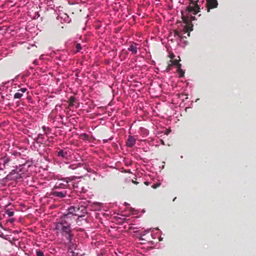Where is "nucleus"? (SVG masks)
<instances>
[{"mask_svg":"<svg viewBox=\"0 0 256 256\" xmlns=\"http://www.w3.org/2000/svg\"><path fill=\"white\" fill-rule=\"evenodd\" d=\"M190 4L184 10L181 11L182 17L186 22V32H189L192 30V26L188 25L189 22L195 20V15L200 12L203 4L204 0H189Z\"/></svg>","mask_w":256,"mask_h":256,"instance_id":"nucleus-1","label":"nucleus"},{"mask_svg":"<svg viewBox=\"0 0 256 256\" xmlns=\"http://www.w3.org/2000/svg\"><path fill=\"white\" fill-rule=\"evenodd\" d=\"M67 215H63L56 223L55 230L57 234H61L70 244H72L73 234L71 230V224L66 219Z\"/></svg>","mask_w":256,"mask_h":256,"instance_id":"nucleus-2","label":"nucleus"},{"mask_svg":"<svg viewBox=\"0 0 256 256\" xmlns=\"http://www.w3.org/2000/svg\"><path fill=\"white\" fill-rule=\"evenodd\" d=\"M82 177V176H72L60 178L56 182L54 188L60 189L61 190H66V189L71 190L78 188V182L76 181V180L81 178Z\"/></svg>","mask_w":256,"mask_h":256,"instance_id":"nucleus-3","label":"nucleus"},{"mask_svg":"<svg viewBox=\"0 0 256 256\" xmlns=\"http://www.w3.org/2000/svg\"><path fill=\"white\" fill-rule=\"evenodd\" d=\"M32 161L26 160L24 164L16 166L22 180L24 178L29 176L30 173L29 169L32 166Z\"/></svg>","mask_w":256,"mask_h":256,"instance_id":"nucleus-4","label":"nucleus"},{"mask_svg":"<svg viewBox=\"0 0 256 256\" xmlns=\"http://www.w3.org/2000/svg\"><path fill=\"white\" fill-rule=\"evenodd\" d=\"M86 213V210L85 206H71L68 209V213L64 215H67V218L70 217V216H75L78 217H82Z\"/></svg>","mask_w":256,"mask_h":256,"instance_id":"nucleus-5","label":"nucleus"},{"mask_svg":"<svg viewBox=\"0 0 256 256\" xmlns=\"http://www.w3.org/2000/svg\"><path fill=\"white\" fill-rule=\"evenodd\" d=\"M150 230L151 229L146 230L143 232H141L140 234L139 240L142 241L140 242V244L148 243L149 244L153 245L155 244V242L151 239H156L158 236L156 234H150V235L144 238V236L149 232Z\"/></svg>","mask_w":256,"mask_h":256,"instance_id":"nucleus-6","label":"nucleus"},{"mask_svg":"<svg viewBox=\"0 0 256 256\" xmlns=\"http://www.w3.org/2000/svg\"><path fill=\"white\" fill-rule=\"evenodd\" d=\"M4 182H6V180H14L16 182H22V179L21 178L20 174L17 171L16 168H15L14 170H12L4 178L2 179Z\"/></svg>","mask_w":256,"mask_h":256,"instance_id":"nucleus-7","label":"nucleus"},{"mask_svg":"<svg viewBox=\"0 0 256 256\" xmlns=\"http://www.w3.org/2000/svg\"><path fill=\"white\" fill-rule=\"evenodd\" d=\"M34 146L36 148L40 146L41 144H46L47 140H48L44 134H39L33 138Z\"/></svg>","mask_w":256,"mask_h":256,"instance_id":"nucleus-8","label":"nucleus"},{"mask_svg":"<svg viewBox=\"0 0 256 256\" xmlns=\"http://www.w3.org/2000/svg\"><path fill=\"white\" fill-rule=\"evenodd\" d=\"M51 195L54 197L64 198L66 196L67 191L64 190H61L60 189H56L54 188L51 192Z\"/></svg>","mask_w":256,"mask_h":256,"instance_id":"nucleus-9","label":"nucleus"},{"mask_svg":"<svg viewBox=\"0 0 256 256\" xmlns=\"http://www.w3.org/2000/svg\"><path fill=\"white\" fill-rule=\"evenodd\" d=\"M10 160V158L6 155L0 158V170H3L8 166Z\"/></svg>","mask_w":256,"mask_h":256,"instance_id":"nucleus-10","label":"nucleus"},{"mask_svg":"<svg viewBox=\"0 0 256 256\" xmlns=\"http://www.w3.org/2000/svg\"><path fill=\"white\" fill-rule=\"evenodd\" d=\"M14 206L10 204L5 206L4 212L8 217H12L14 215Z\"/></svg>","mask_w":256,"mask_h":256,"instance_id":"nucleus-11","label":"nucleus"},{"mask_svg":"<svg viewBox=\"0 0 256 256\" xmlns=\"http://www.w3.org/2000/svg\"><path fill=\"white\" fill-rule=\"evenodd\" d=\"M57 19L60 20L61 22L69 23L71 20L68 16V15L65 13L60 14L58 15Z\"/></svg>","mask_w":256,"mask_h":256,"instance_id":"nucleus-12","label":"nucleus"},{"mask_svg":"<svg viewBox=\"0 0 256 256\" xmlns=\"http://www.w3.org/2000/svg\"><path fill=\"white\" fill-rule=\"evenodd\" d=\"M179 60H180V58L178 60H174V64L175 65L177 68V72L178 73L179 76L183 77L184 76V72L181 68L182 65L178 62Z\"/></svg>","mask_w":256,"mask_h":256,"instance_id":"nucleus-13","label":"nucleus"},{"mask_svg":"<svg viewBox=\"0 0 256 256\" xmlns=\"http://www.w3.org/2000/svg\"><path fill=\"white\" fill-rule=\"evenodd\" d=\"M136 142V139L134 136L130 135L126 142V146L128 148H132Z\"/></svg>","mask_w":256,"mask_h":256,"instance_id":"nucleus-14","label":"nucleus"},{"mask_svg":"<svg viewBox=\"0 0 256 256\" xmlns=\"http://www.w3.org/2000/svg\"><path fill=\"white\" fill-rule=\"evenodd\" d=\"M206 4L208 5V12L210 11V8H216L218 5L216 0H208Z\"/></svg>","mask_w":256,"mask_h":256,"instance_id":"nucleus-15","label":"nucleus"},{"mask_svg":"<svg viewBox=\"0 0 256 256\" xmlns=\"http://www.w3.org/2000/svg\"><path fill=\"white\" fill-rule=\"evenodd\" d=\"M138 44L132 42L128 48V51L130 52L132 54H136L138 52V48L137 46Z\"/></svg>","mask_w":256,"mask_h":256,"instance_id":"nucleus-16","label":"nucleus"},{"mask_svg":"<svg viewBox=\"0 0 256 256\" xmlns=\"http://www.w3.org/2000/svg\"><path fill=\"white\" fill-rule=\"evenodd\" d=\"M57 155L58 157L64 158L68 159L70 156L68 151L65 150H60L58 152Z\"/></svg>","mask_w":256,"mask_h":256,"instance_id":"nucleus-17","label":"nucleus"},{"mask_svg":"<svg viewBox=\"0 0 256 256\" xmlns=\"http://www.w3.org/2000/svg\"><path fill=\"white\" fill-rule=\"evenodd\" d=\"M27 88H22L18 90V92H16L14 94V98L15 99H20L22 96H23V94L27 91Z\"/></svg>","mask_w":256,"mask_h":256,"instance_id":"nucleus-18","label":"nucleus"},{"mask_svg":"<svg viewBox=\"0 0 256 256\" xmlns=\"http://www.w3.org/2000/svg\"><path fill=\"white\" fill-rule=\"evenodd\" d=\"M42 128L43 130V131H44V136L48 138H49V135L51 132V128H48V127H46L44 126H42Z\"/></svg>","mask_w":256,"mask_h":256,"instance_id":"nucleus-19","label":"nucleus"},{"mask_svg":"<svg viewBox=\"0 0 256 256\" xmlns=\"http://www.w3.org/2000/svg\"><path fill=\"white\" fill-rule=\"evenodd\" d=\"M68 164V168L72 170H76V168L82 166V164L81 163H80V162L74 163V164Z\"/></svg>","mask_w":256,"mask_h":256,"instance_id":"nucleus-20","label":"nucleus"},{"mask_svg":"<svg viewBox=\"0 0 256 256\" xmlns=\"http://www.w3.org/2000/svg\"><path fill=\"white\" fill-rule=\"evenodd\" d=\"M76 98L74 96H71L69 100V104L68 108H70V107L74 105V102L76 101Z\"/></svg>","mask_w":256,"mask_h":256,"instance_id":"nucleus-21","label":"nucleus"},{"mask_svg":"<svg viewBox=\"0 0 256 256\" xmlns=\"http://www.w3.org/2000/svg\"><path fill=\"white\" fill-rule=\"evenodd\" d=\"M141 132L143 134V137L148 136L149 133L148 130L144 128L141 129Z\"/></svg>","mask_w":256,"mask_h":256,"instance_id":"nucleus-22","label":"nucleus"},{"mask_svg":"<svg viewBox=\"0 0 256 256\" xmlns=\"http://www.w3.org/2000/svg\"><path fill=\"white\" fill-rule=\"evenodd\" d=\"M58 60L64 61L66 58V55H61L59 57H58Z\"/></svg>","mask_w":256,"mask_h":256,"instance_id":"nucleus-23","label":"nucleus"},{"mask_svg":"<svg viewBox=\"0 0 256 256\" xmlns=\"http://www.w3.org/2000/svg\"><path fill=\"white\" fill-rule=\"evenodd\" d=\"M76 52H80L82 49V47H81L80 44H76Z\"/></svg>","mask_w":256,"mask_h":256,"instance_id":"nucleus-24","label":"nucleus"},{"mask_svg":"<svg viewBox=\"0 0 256 256\" xmlns=\"http://www.w3.org/2000/svg\"><path fill=\"white\" fill-rule=\"evenodd\" d=\"M36 256H44V252L41 250L36 251Z\"/></svg>","mask_w":256,"mask_h":256,"instance_id":"nucleus-25","label":"nucleus"},{"mask_svg":"<svg viewBox=\"0 0 256 256\" xmlns=\"http://www.w3.org/2000/svg\"><path fill=\"white\" fill-rule=\"evenodd\" d=\"M15 220L16 219L14 218H12L7 220V222H10L12 224L14 223Z\"/></svg>","mask_w":256,"mask_h":256,"instance_id":"nucleus-26","label":"nucleus"},{"mask_svg":"<svg viewBox=\"0 0 256 256\" xmlns=\"http://www.w3.org/2000/svg\"><path fill=\"white\" fill-rule=\"evenodd\" d=\"M81 136L82 138H84L86 140H87L88 138V135L86 133H84V134H82Z\"/></svg>","mask_w":256,"mask_h":256,"instance_id":"nucleus-27","label":"nucleus"},{"mask_svg":"<svg viewBox=\"0 0 256 256\" xmlns=\"http://www.w3.org/2000/svg\"><path fill=\"white\" fill-rule=\"evenodd\" d=\"M160 186V183H158V184H154L152 187L153 188H157L159 186Z\"/></svg>","mask_w":256,"mask_h":256,"instance_id":"nucleus-28","label":"nucleus"},{"mask_svg":"<svg viewBox=\"0 0 256 256\" xmlns=\"http://www.w3.org/2000/svg\"><path fill=\"white\" fill-rule=\"evenodd\" d=\"M80 192H82L83 193H85L86 192V190L84 187H82L81 188Z\"/></svg>","mask_w":256,"mask_h":256,"instance_id":"nucleus-29","label":"nucleus"},{"mask_svg":"<svg viewBox=\"0 0 256 256\" xmlns=\"http://www.w3.org/2000/svg\"><path fill=\"white\" fill-rule=\"evenodd\" d=\"M144 184H145L146 185V186H148V185L150 184V182H148V181H146V182H144Z\"/></svg>","mask_w":256,"mask_h":256,"instance_id":"nucleus-30","label":"nucleus"},{"mask_svg":"<svg viewBox=\"0 0 256 256\" xmlns=\"http://www.w3.org/2000/svg\"><path fill=\"white\" fill-rule=\"evenodd\" d=\"M174 54H172L170 56V58H174Z\"/></svg>","mask_w":256,"mask_h":256,"instance_id":"nucleus-31","label":"nucleus"},{"mask_svg":"<svg viewBox=\"0 0 256 256\" xmlns=\"http://www.w3.org/2000/svg\"><path fill=\"white\" fill-rule=\"evenodd\" d=\"M34 64H37V60H35L34 61Z\"/></svg>","mask_w":256,"mask_h":256,"instance_id":"nucleus-32","label":"nucleus"},{"mask_svg":"<svg viewBox=\"0 0 256 256\" xmlns=\"http://www.w3.org/2000/svg\"><path fill=\"white\" fill-rule=\"evenodd\" d=\"M43 56H44V55H42V54L40 56V59H43L44 58Z\"/></svg>","mask_w":256,"mask_h":256,"instance_id":"nucleus-33","label":"nucleus"},{"mask_svg":"<svg viewBox=\"0 0 256 256\" xmlns=\"http://www.w3.org/2000/svg\"><path fill=\"white\" fill-rule=\"evenodd\" d=\"M124 204L125 206L129 205V204H128L127 202H125L124 203Z\"/></svg>","mask_w":256,"mask_h":256,"instance_id":"nucleus-34","label":"nucleus"},{"mask_svg":"<svg viewBox=\"0 0 256 256\" xmlns=\"http://www.w3.org/2000/svg\"><path fill=\"white\" fill-rule=\"evenodd\" d=\"M130 228V229H134L135 228L134 227L131 226Z\"/></svg>","mask_w":256,"mask_h":256,"instance_id":"nucleus-35","label":"nucleus"},{"mask_svg":"<svg viewBox=\"0 0 256 256\" xmlns=\"http://www.w3.org/2000/svg\"><path fill=\"white\" fill-rule=\"evenodd\" d=\"M159 240L160 241L162 240V238L160 237L159 238Z\"/></svg>","mask_w":256,"mask_h":256,"instance_id":"nucleus-36","label":"nucleus"},{"mask_svg":"<svg viewBox=\"0 0 256 256\" xmlns=\"http://www.w3.org/2000/svg\"><path fill=\"white\" fill-rule=\"evenodd\" d=\"M161 142L162 144H164V141L162 140H161Z\"/></svg>","mask_w":256,"mask_h":256,"instance_id":"nucleus-37","label":"nucleus"},{"mask_svg":"<svg viewBox=\"0 0 256 256\" xmlns=\"http://www.w3.org/2000/svg\"><path fill=\"white\" fill-rule=\"evenodd\" d=\"M176 199V198H174L173 200V201H174V200Z\"/></svg>","mask_w":256,"mask_h":256,"instance_id":"nucleus-38","label":"nucleus"},{"mask_svg":"<svg viewBox=\"0 0 256 256\" xmlns=\"http://www.w3.org/2000/svg\"><path fill=\"white\" fill-rule=\"evenodd\" d=\"M188 98V96H186V99H187Z\"/></svg>","mask_w":256,"mask_h":256,"instance_id":"nucleus-39","label":"nucleus"},{"mask_svg":"<svg viewBox=\"0 0 256 256\" xmlns=\"http://www.w3.org/2000/svg\"><path fill=\"white\" fill-rule=\"evenodd\" d=\"M188 36H190V33H188Z\"/></svg>","mask_w":256,"mask_h":256,"instance_id":"nucleus-40","label":"nucleus"}]
</instances>
